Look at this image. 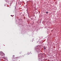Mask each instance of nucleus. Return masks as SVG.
Masks as SVG:
<instances>
[{"label":"nucleus","instance_id":"1","mask_svg":"<svg viewBox=\"0 0 61 61\" xmlns=\"http://www.w3.org/2000/svg\"><path fill=\"white\" fill-rule=\"evenodd\" d=\"M0 54H1V56H3L5 55V54H4L3 52H1L0 53Z\"/></svg>","mask_w":61,"mask_h":61},{"label":"nucleus","instance_id":"2","mask_svg":"<svg viewBox=\"0 0 61 61\" xmlns=\"http://www.w3.org/2000/svg\"><path fill=\"white\" fill-rule=\"evenodd\" d=\"M15 55H13V57H15Z\"/></svg>","mask_w":61,"mask_h":61},{"label":"nucleus","instance_id":"3","mask_svg":"<svg viewBox=\"0 0 61 61\" xmlns=\"http://www.w3.org/2000/svg\"><path fill=\"white\" fill-rule=\"evenodd\" d=\"M48 12H46V14H48Z\"/></svg>","mask_w":61,"mask_h":61},{"label":"nucleus","instance_id":"4","mask_svg":"<svg viewBox=\"0 0 61 61\" xmlns=\"http://www.w3.org/2000/svg\"><path fill=\"white\" fill-rule=\"evenodd\" d=\"M46 49L45 48H44V49Z\"/></svg>","mask_w":61,"mask_h":61}]
</instances>
